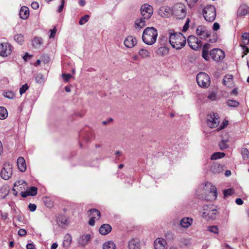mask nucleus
<instances>
[{"label": "nucleus", "mask_w": 249, "mask_h": 249, "mask_svg": "<svg viewBox=\"0 0 249 249\" xmlns=\"http://www.w3.org/2000/svg\"><path fill=\"white\" fill-rule=\"evenodd\" d=\"M141 13L142 18L136 20V28L141 29L145 26V19L150 18L153 14V7L147 3L143 4L141 7Z\"/></svg>", "instance_id": "1"}, {"label": "nucleus", "mask_w": 249, "mask_h": 249, "mask_svg": "<svg viewBox=\"0 0 249 249\" xmlns=\"http://www.w3.org/2000/svg\"><path fill=\"white\" fill-rule=\"evenodd\" d=\"M170 35L169 42L173 48L179 50L185 45L186 39L182 33L171 31Z\"/></svg>", "instance_id": "2"}, {"label": "nucleus", "mask_w": 249, "mask_h": 249, "mask_svg": "<svg viewBox=\"0 0 249 249\" xmlns=\"http://www.w3.org/2000/svg\"><path fill=\"white\" fill-rule=\"evenodd\" d=\"M158 35V31L156 28L153 27H147L143 32L142 41L147 45H152L156 42Z\"/></svg>", "instance_id": "3"}, {"label": "nucleus", "mask_w": 249, "mask_h": 249, "mask_svg": "<svg viewBox=\"0 0 249 249\" xmlns=\"http://www.w3.org/2000/svg\"><path fill=\"white\" fill-rule=\"evenodd\" d=\"M202 14L205 19L208 22H213L216 18V10L212 5H206L202 10Z\"/></svg>", "instance_id": "4"}, {"label": "nucleus", "mask_w": 249, "mask_h": 249, "mask_svg": "<svg viewBox=\"0 0 249 249\" xmlns=\"http://www.w3.org/2000/svg\"><path fill=\"white\" fill-rule=\"evenodd\" d=\"M173 14L178 19L183 18L186 15L185 6L181 3H176L173 7Z\"/></svg>", "instance_id": "5"}, {"label": "nucleus", "mask_w": 249, "mask_h": 249, "mask_svg": "<svg viewBox=\"0 0 249 249\" xmlns=\"http://www.w3.org/2000/svg\"><path fill=\"white\" fill-rule=\"evenodd\" d=\"M202 213V217L207 220H214L216 218L218 212L215 209H211L207 206H205L203 208Z\"/></svg>", "instance_id": "6"}, {"label": "nucleus", "mask_w": 249, "mask_h": 249, "mask_svg": "<svg viewBox=\"0 0 249 249\" xmlns=\"http://www.w3.org/2000/svg\"><path fill=\"white\" fill-rule=\"evenodd\" d=\"M196 81L201 87L207 88L210 85L209 76L204 72H200L197 75Z\"/></svg>", "instance_id": "7"}, {"label": "nucleus", "mask_w": 249, "mask_h": 249, "mask_svg": "<svg viewBox=\"0 0 249 249\" xmlns=\"http://www.w3.org/2000/svg\"><path fill=\"white\" fill-rule=\"evenodd\" d=\"M12 175V165L10 162H6L1 171L0 176L4 180H8Z\"/></svg>", "instance_id": "8"}, {"label": "nucleus", "mask_w": 249, "mask_h": 249, "mask_svg": "<svg viewBox=\"0 0 249 249\" xmlns=\"http://www.w3.org/2000/svg\"><path fill=\"white\" fill-rule=\"evenodd\" d=\"M187 42L191 48L194 50L200 49L202 46L201 40L194 36H190L188 37Z\"/></svg>", "instance_id": "9"}, {"label": "nucleus", "mask_w": 249, "mask_h": 249, "mask_svg": "<svg viewBox=\"0 0 249 249\" xmlns=\"http://www.w3.org/2000/svg\"><path fill=\"white\" fill-rule=\"evenodd\" d=\"M211 58L216 61L223 60L225 57V53L220 49H213L210 53Z\"/></svg>", "instance_id": "10"}, {"label": "nucleus", "mask_w": 249, "mask_h": 249, "mask_svg": "<svg viewBox=\"0 0 249 249\" xmlns=\"http://www.w3.org/2000/svg\"><path fill=\"white\" fill-rule=\"evenodd\" d=\"M13 49V46L8 43L0 44V55L7 56L11 54Z\"/></svg>", "instance_id": "11"}, {"label": "nucleus", "mask_w": 249, "mask_h": 249, "mask_svg": "<svg viewBox=\"0 0 249 249\" xmlns=\"http://www.w3.org/2000/svg\"><path fill=\"white\" fill-rule=\"evenodd\" d=\"M207 124L211 128H215L218 126L219 124L218 115L214 113H211L208 115Z\"/></svg>", "instance_id": "12"}, {"label": "nucleus", "mask_w": 249, "mask_h": 249, "mask_svg": "<svg viewBox=\"0 0 249 249\" xmlns=\"http://www.w3.org/2000/svg\"><path fill=\"white\" fill-rule=\"evenodd\" d=\"M203 190L208 192L211 195L210 199L215 200L217 196V189L211 183H206L203 187Z\"/></svg>", "instance_id": "13"}, {"label": "nucleus", "mask_w": 249, "mask_h": 249, "mask_svg": "<svg viewBox=\"0 0 249 249\" xmlns=\"http://www.w3.org/2000/svg\"><path fill=\"white\" fill-rule=\"evenodd\" d=\"M173 8L169 6L161 7L158 11L159 14L163 18H168L173 15Z\"/></svg>", "instance_id": "14"}, {"label": "nucleus", "mask_w": 249, "mask_h": 249, "mask_svg": "<svg viewBox=\"0 0 249 249\" xmlns=\"http://www.w3.org/2000/svg\"><path fill=\"white\" fill-rule=\"evenodd\" d=\"M124 44L127 48H132L137 44V39L132 36H128L124 39Z\"/></svg>", "instance_id": "15"}, {"label": "nucleus", "mask_w": 249, "mask_h": 249, "mask_svg": "<svg viewBox=\"0 0 249 249\" xmlns=\"http://www.w3.org/2000/svg\"><path fill=\"white\" fill-rule=\"evenodd\" d=\"M167 242L162 238H157L154 242L155 249H166Z\"/></svg>", "instance_id": "16"}, {"label": "nucleus", "mask_w": 249, "mask_h": 249, "mask_svg": "<svg viewBox=\"0 0 249 249\" xmlns=\"http://www.w3.org/2000/svg\"><path fill=\"white\" fill-rule=\"evenodd\" d=\"M14 186L16 188L18 191H23L27 190L28 188L27 184L26 181L23 180H20L16 181Z\"/></svg>", "instance_id": "17"}, {"label": "nucleus", "mask_w": 249, "mask_h": 249, "mask_svg": "<svg viewBox=\"0 0 249 249\" xmlns=\"http://www.w3.org/2000/svg\"><path fill=\"white\" fill-rule=\"evenodd\" d=\"M196 33L198 36L202 39H206L209 36V35L205 30V27L203 26H199L196 29Z\"/></svg>", "instance_id": "18"}, {"label": "nucleus", "mask_w": 249, "mask_h": 249, "mask_svg": "<svg viewBox=\"0 0 249 249\" xmlns=\"http://www.w3.org/2000/svg\"><path fill=\"white\" fill-rule=\"evenodd\" d=\"M128 248L129 249H141L140 240L136 238L131 239L129 242Z\"/></svg>", "instance_id": "19"}, {"label": "nucleus", "mask_w": 249, "mask_h": 249, "mask_svg": "<svg viewBox=\"0 0 249 249\" xmlns=\"http://www.w3.org/2000/svg\"><path fill=\"white\" fill-rule=\"evenodd\" d=\"M17 165L18 169L22 172H25L26 170V164L24 159L22 157H19L17 160Z\"/></svg>", "instance_id": "20"}, {"label": "nucleus", "mask_w": 249, "mask_h": 249, "mask_svg": "<svg viewBox=\"0 0 249 249\" xmlns=\"http://www.w3.org/2000/svg\"><path fill=\"white\" fill-rule=\"evenodd\" d=\"M29 16V10L26 6H22L19 11V17L23 19H26Z\"/></svg>", "instance_id": "21"}, {"label": "nucleus", "mask_w": 249, "mask_h": 249, "mask_svg": "<svg viewBox=\"0 0 249 249\" xmlns=\"http://www.w3.org/2000/svg\"><path fill=\"white\" fill-rule=\"evenodd\" d=\"M233 76L232 75L227 74L223 79V84L228 87H232L233 85Z\"/></svg>", "instance_id": "22"}, {"label": "nucleus", "mask_w": 249, "mask_h": 249, "mask_svg": "<svg viewBox=\"0 0 249 249\" xmlns=\"http://www.w3.org/2000/svg\"><path fill=\"white\" fill-rule=\"evenodd\" d=\"M111 227L107 224L102 225L99 229V232L102 235H106L111 231Z\"/></svg>", "instance_id": "23"}, {"label": "nucleus", "mask_w": 249, "mask_h": 249, "mask_svg": "<svg viewBox=\"0 0 249 249\" xmlns=\"http://www.w3.org/2000/svg\"><path fill=\"white\" fill-rule=\"evenodd\" d=\"M193 220L189 217H184L180 221V225L184 228L189 227L192 224Z\"/></svg>", "instance_id": "24"}, {"label": "nucleus", "mask_w": 249, "mask_h": 249, "mask_svg": "<svg viewBox=\"0 0 249 249\" xmlns=\"http://www.w3.org/2000/svg\"><path fill=\"white\" fill-rule=\"evenodd\" d=\"M91 236L89 234L83 235L80 237L78 240V243L79 245L84 246L87 245L88 242L90 239Z\"/></svg>", "instance_id": "25"}, {"label": "nucleus", "mask_w": 249, "mask_h": 249, "mask_svg": "<svg viewBox=\"0 0 249 249\" xmlns=\"http://www.w3.org/2000/svg\"><path fill=\"white\" fill-rule=\"evenodd\" d=\"M249 11L248 6L246 5H242L240 6L238 11L237 14L239 16L246 15Z\"/></svg>", "instance_id": "26"}, {"label": "nucleus", "mask_w": 249, "mask_h": 249, "mask_svg": "<svg viewBox=\"0 0 249 249\" xmlns=\"http://www.w3.org/2000/svg\"><path fill=\"white\" fill-rule=\"evenodd\" d=\"M222 165L219 164H215L213 165L211 167V171L214 174H218L222 172Z\"/></svg>", "instance_id": "27"}, {"label": "nucleus", "mask_w": 249, "mask_h": 249, "mask_svg": "<svg viewBox=\"0 0 249 249\" xmlns=\"http://www.w3.org/2000/svg\"><path fill=\"white\" fill-rule=\"evenodd\" d=\"M169 53V49L166 47H160L157 52V54L160 56L167 55Z\"/></svg>", "instance_id": "28"}, {"label": "nucleus", "mask_w": 249, "mask_h": 249, "mask_svg": "<svg viewBox=\"0 0 249 249\" xmlns=\"http://www.w3.org/2000/svg\"><path fill=\"white\" fill-rule=\"evenodd\" d=\"M72 241V237L71 234H67L64 237V240L63 241V246L66 248H68L70 245Z\"/></svg>", "instance_id": "29"}, {"label": "nucleus", "mask_w": 249, "mask_h": 249, "mask_svg": "<svg viewBox=\"0 0 249 249\" xmlns=\"http://www.w3.org/2000/svg\"><path fill=\"white\" fill-rule=\"evenodd\" d=\"M42 43V39L40 37H36L32 41V45L36 48H39Z\"/></svg>", "instance_id": "30"}, {"label": "nucleus", "mask_w": 249, "mask_h": 249, "mask_svg": "<svg viewBox=\"0 0 249 249\" xmlns=\"http://www.w3.org/2000/svg\"><path fill=\"white\" fill-rule=\"evenodd\" d=\"M35 80L36 83L41 84L44 83L45 81L44 76L41 73H37L36 76Z\"/></svg>", "instance_id": "31"}, {"label": "nucleus", "mask_w": 249, "mask_h": 249, "mask_svg": "<svg viewBox=\"0 0 249 249\" xmlns=\"http://www.w3.org/2000/svg\"><path fill=\"white\" fill-rule=\"evenodd\" d=\"M8 116V112L6 109L3 107H0V119L3 120Z\"/></svg>", "instance_id": "32"}, {"label": "nucleus", "mask_w": 249, "mask_h": 249, "mask_svg": "<svg viewBox=\"0 0 249 249\" xmlns=\"http://www.w3.org/2000/svg\"><path fill=\"white\" fill-rule=\"evenodd\" d=\"M115 245L112 241L106 242L103 244V249H115Z\"/></svg>", "instance_id": "33"}, {"label": "nucleus", "mask_w": 249, "mask_h": 249, "mask_svg": "<svg viewBox=\"0 0 249 249\" xmlns=\"http://www.w3.org/2000/svg\"><path fill=\"white\" fill-rule=\"evenodd\" d=\"M15 40L19 44H22L24 42V36L22 34H17L14 36Z\"/></svg>", "instance_id": "34"}, {"label": "nucleus", "mask_w": 249, "mask_h": 249, "mask_svg": "<svg viewBox=\"0 0 249 249\" xmlns=\"http://www.w3.org/2000/svg\"><path fill=\"white\" fill-rule=\"evenodd\" d=\"M139 55L142 58L148 57L150 56V53L146 49H141L139 51Z\"/></svg>", "instance_id": "35"}, {"label": "nucleus", "mask_w": 249, "mask_h": 249, "mask_svg": "<svg viewBox=\"0 0 249 249\" xmlns=\"http://www.w3.org/2000/svg\"><path fill=\"white\" fill-rule=\"evenodd\" d=\"M89 213H90V214L92 216L97 215L98 216V219H99L101 217V213L100 212L96 209H91L88 211Z\"/></svg>", "instance_id": "36"}, {"label": "nucleus", "mask_w": 249, "mask_h": 249, "mask_svg": "<svg viewBox=\"0 0 249 249\" xmlns=\"http://www.w3.org/2000/svg\"><path fill=\"white\" fill-rule=\"evenodd\" d=\"M225 155V153L221 152H215L213 153L211 156L212 160H217L222 158Z\"/></svg>", "instance_id": "37"}, {"label": "nucleus", "mask_w": 249, "mask_h": 249, "mask_svg": "<svg viewBox=\"0 0 249 249\" xmlns=\"http://www.w3.org/2000/svg\"><path fill=\"white\" fill-rule=\"evenodd\" d=\"M207 230L214 234H218L219 232V229L216 226H208L207 227Z\"/></svg>", "instance_id": "38"}, {"label": "nucleus", "mask_w": 249, "mask_h": 249, "mask_svg": "<svg viewBox=\"0 0 249 249\" xmlns=\"http://www.w3.org/2000/svg\"><path fill=\"white\" fill-rule=\"evenodd\" d=\"M227 104L230 107H236L239 106V103L236 100H229L227 101Z\"/></svg>", "instance_id": "39"}, {"label": "nucleus", "mask_w": 249, "mask_h": 249, "mask_svg": "<svg viewBox=\"0 0 249 249\" xmlns=\"http://www.w3.org/2000/svg\"><path fill=\"white\" fill-rule=\"evenodd\" d=\"M3 96L10 99H12L15 98V94L13 91H8L4 92L3 93Z\"/></svg>", "instance_id": "40"}, {"label": "nucleus", "mask_w": 249, "mask_h": 249, "mask_svg": "<svg viewBox=\"0 0 249 249\" xmlns=\"http://www.w3.org/2000/svg\"><path fill=\"white\" fill-rule=\"evenodd\" d=\"M227 140H222L219 143V148L221 150H223L228 148Z\"/></svg>", "instance_id": "41"}, {"label": "nucleus", "mask_w": 249, "mask_h": 249, "mask_svg": "<svg viewBox=\"0 0 249 249\" xmlns=\"http://www.w3.org/2000/svg\"><path fill=\"white\" fill-rule=\"evenodd\" d=\"M241 154L244 160H247L249 157V151L246 148L242 149Z\"/></svg>", "instance_id": "42"}, {"label": "nucleus", "mask_w": 249, "mask_h": 249, "mask_svg": "<svg viewBox=\"0 0 249 249\" xmlns=\"http://www.w3.org/2000/svg\"><path fill=\"white\" fill-rule=\"evenodd\" d=\"M89 16L88 15H86L82 17L79 21V23L80 25H83L85 23H86L88 20L89 18Z\"/></svg>", "instance_id": "43"}, {"label": "nucleus", "mask_w": 249, "mask_h": 249, "mask_svg": "<svg viewBox=\"0 0 249 249\" xmlns=\"http://www.w3.org/2000/svg\"><path fill=\"white\" fill-rule=\"evenodd\" d=\"M28 192L30 196H35L36 195L37 193V188L36 187H32Z\"/></svg>", "instance_id": "44"}, {"label": "nucleus", "mask_w": 249, "mask_h": 249, "mask_svg": "<svg viewBox=\"0 0 249 249\" xmlns=\"http://www.w3.org/2000/svg\"><path fill=\"white\" fill-rule=\"evenodd\" d=\"M29 86H28L27 84H25L23 85L22 86V87L19 89V93L21 95L24 93L26 92V91L28 89Z\"/></svg>", "instance_id": "45"}, {"label": "nucleus", "mask_w": 249, "mask_h": 249, "mask_svg": "<svg viewBox=\"0 0 249 249\" xmlns=\"http://www.w3.org/2000/svg\"><path fill=\"white\" fill-rule=\"evenodd\" d=\"M208 98L212 101H215L217 99V95L214 92H212L209 95Z\"/></svg>", "instance_id": "46"}, {"label": "nucleus", "mask_w": 249, "mask_h": 249, "mask_svg": "<svg viewBox=\"0 0 249 249\" xmlns=\"http://www.w3.org/2000/svg\"><path fill=\"white\" fill-rule=\"evenodd\" d=\"M198 0H186L188 3L189 6L190 8L194 7L196 3L198 1Z\"/></svg>", "instance_id": "47"}, {"label": "nucleus", "mask_w": 249, "mask_h": 249, "mask_svg": "<svg viewBox=\"0 0 249 249\" xmlns=\"http://www.w3.org/2000/svg\"><path fill=\"white\" fill-rule=\"evenodd\" d=\"M50 31L51 32V34L49 36L50 38H54L55 36L56 32L57 31L56 28L54 27L53 29L50 30Z\"/></svg>", "instance_id": "48"}, {"label": "nucleus", "mask_w": 249, "mask_h": 249, "mask_svg": "<svg viewBox=\"0 0 249 249\" xmlns=\"http://www.w3.org/2000/svg\"><path fill=\"white\" fill-rule=\"evenodd\" d=\"M242 37L243 38V39H245L244 41V44H246V43H249V34L248 33H244L242 36Z\"/></svg>", "instance_id": "49"}, {"label": "nucleus", "mask_w": 249, "mask_h": 249, "mask_svg": "<svg viewBox=\"0 0 249 249\" xmlns=\"http://www.w3.org/2000/svg\"><path fill=\"white\" fill-rule=\"evenodd\" d=\"M233 191V190L231 189H229L224 190V196L226 197L228 196L231 195L232 194Z\"/></svg>", "instance_id": "50"}, {"label": "nucleus", "mask_w": 249, "mask_h": 249, "mask_svg": "<svg viewBox=\"0 0 249 249\" xmlns=\"http://www.w3.org/2000/svg\"><path fill=\"white\" fill-rule=\"evenodd\" d=\"M202 56L204 59L208 61L210 59L209 52L202 51Z\"/></svg>", "instance_id": "51"}, {"label": "nucleus", "mask_w": 249, "mask_h": 249, "mask_svg": "<svg viewBox=\"0 0 249 249\" xmlns=\"http://www.w3.org/2000/svg\"><path fill=\"white\" fill-rule=\"evenodd\" d=\"M189 22H190V20L189 18H188L187 19L184 25L183 26V29H182L183 32H186L188 30V29L189 27Z\"/></svg>", "instance_id": "52"}, {"label": "nucleus", "mask_w": 249, "mask_h": 249, "mask_svg": "<svg viewBox=\"0 0 249 249\" xmlns=\"http://www.w3.org/2000/svg\"><path fill=\"white\" fill-rule=\"evenodd\" d=\"M211 48V45L208 43H206L204 45L202 49V51L205 52H208L209 50Z\"/></svg>", "instance_id": "53"}, {"label": "nucleus", "mask_w": 249, "mask_h": 249, "mask_svg": "<svg viewBox=\"0 0 249 249\" xmlns=\"http://www.w3.org/2000/svg\"><path fill=\"white\" fill-rule=\"evenodd\" d=\"M0 215L1 219L5 220L8 218V213H3L2 211H0Z\"/></svg>", "instance_id": "54"}, {"label": "nucleus", "mask_w": 249, "mask_h": 249, "mask_svg": "<svg viewBox=\"0 0 249 249\" xmlns=\"http://www.w3.org/2000/svg\"><path fill=\"white\" fill-rule=\"evenodd\" d=\"M96 218V217L94 216H92L89 221V224L90 226H93L95 224V219Z\"/></svg>", "instance_id": "55"}, {"label": "nucleus", "mask_w": 249, "mask_h": 249, "mask_svg": "<svg viewBox=\"0 0 249 249\" xmlns=\"http://www.w3.org/2000/svg\"><path fill=\"white\" fill-rule=\"evenodd\" d=\"M64 5H65V0H62L61 5H60V6L59 7V8L57 10V12L58 13L61 12V11L63 10V9L64 8Z\"/></svg>", "instance_id": "56"}, {"label": "nucleus", "mask_w": 249, "mask_h": 249, "mask_svg": "<svg viewBox=\"0 0 249 249\" xmlns=\"http://www.w3.org/2000/svg\"><path fill=\"white\" fill-rule=\"evenodd\" d=\"M26 231L24 229H21L18 231V234L20 236H24L26 234Z\"/></svg>", "instance_id": "57"}, {"label": "nucleus", "mask_w": 249, "mask_h": 249, "mask_svg": "<svg viewBox=\"0 0 249 249\" xmlns=\"http://www.w3.org/2000/svg\"><path fill=\"white\" fill-rule=\"evenodd\" d=\"M28 208L31 212H34L36 210V206L34 204L30 203V204H29V205L28 206Z\"/></svg>", "instance_id": "58"}, {"label": "nucleus", "mask_w": 249, "mask_h": 249, "mask_svg": "<svg viewBox=\"0 0 249 249\" xmlns=\"http://www.w3.org/2000/svg\"><path fill=\"white\" fill-rule=\"evenodd\" d=\"M62 76H63L64 79L66 81H68L69 79L71 77V75L69 73H68V74L63 73L62 74Z\"/></svg>", "instance_id": "59"}, {"label": "nucleus", "mask_w": 249, "mask_h": 249, "mask_svg": "<svg viewBox=\"0 0 249 249\" xmlns=\"http://www.w3.org/2000/svg\"><path fill=\"white\" fill-rule=\"evenodd\" d=\"M31 6L34 9H37L39 7V3L36 1L33 2Z\"/></svg>", "instance_id": "60"}, {"label": "nucleus", "mask_w": 249, "mask_h": 249, "mask_svg": "<svg viewBox=\"0 0 249 249\" xmlns=\"http://www.w3.org/2000/svg\"><path fill=\"white\" fill-rule=\"evenodd\" d=\"M220 28L219 24L217 22H215L213 27V31H217Z\"/></svg>", "instance_id": "61"}, {"label": "nucleus", "mask_w": 249, "mask_h": 249, "mask_svg": "<svg viewBox=\"0 0 249 249\" xmlns=\"http://www.w3.org/2000/svg\"><path fill=\"white\" fill-rule=\"evenodd\" d=\"M21 195L22 197H26L27 196H30L28 191H23L21 192Z\"/></svg>", "instance_id": "62"}, {"label": "nucleus", "mask_w": 249, "mask_h": 249, "mask_svg": "<svg viewBox=\"0 0 249 249\" xmlns=\"http://www.w3.org/2000/svg\"><path fill=\"white\" fill-rule=\"evenodd\" d=\"M27 249H34L35 245L33 243H28L26 246Z\"/></svg>", "instance_id": "63"}, {"label": "nucleus", "mask_w": 249, "mask_h": 249, "mask_svg": "<svg viewBox=\"0 0 249 249\" xmlns=\"http://www.w3.org/2000/svg\"><path fill=\"white\" fill-rule=\"evenodd\" d=\"M235 202L238 205H242L243 204V201L242 200V199L240 198H238L236 199L235 200Z\"/></svg>", "instance_id": "64"}]
</instances>
